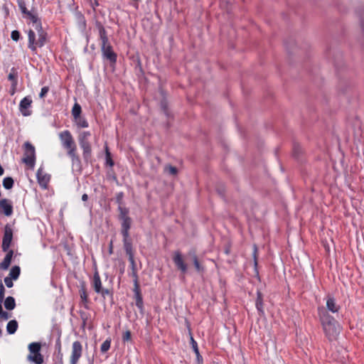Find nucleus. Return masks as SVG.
Segmentation results:
<instances>
[{
  "instance_id": "1",
  "label": "nucleus",
  "mask_w": 364,
  "mask_h": 364,
  "mask_svg": "<svg viewBox=\"0 0 364 364\" xmlns=\"http://www.w3.org/2000/svg\"><path fill=\"white\" fill-rule=\"evenodd\" d=\"M28 21V23L36 31L29 30L28 32V47L32 50L36 51L37 47H43L46 42L47 33L43 31L40 18H38L34 9L30 10L23 16Z\"/></svg>"
},
{
  "instance_id": "2",
  "label": "nucleus",
  "mask_w": 364,
  "mask_h": 364,
  "mask_svg": "<svg viewBox=\"0 0 364 364\" xmlns=\"http://www.w3.org/2000/svg\"><path fill=\"white\" fill-rule=\"evenodd\" d=\"M318 313L326 336L330 341L336 339L341 331L338 323L323 306L318 308Z\"/></svg>"
},
{
  "instance_id": "3",
  "label": "nucleus",
  "mask_w": 364,
  "mask_h": 364,
  "mask_svg": "<svg viewBox=\"0 0 364 364\" xmlns=\"http://www.w3.org/2000/svg\"><path fill=\"white\" fill-rule=\"evenodd\" d=\"M91 134L90 132H82L79 135V144L83 151V158L85 161H88L91 156V145L89 141V138Z\"/></svg>"
},
{
  "instance_id": "4",
  "label": "nucleus",
  "mask_w": 364,
  "mask_h": 364,
  "mask_svg": "<svg viewBox=\"0 0 364 364\" xmlns=\"http://www.w3.org/2000/svg\"><path fill=\"white\" fill-rule=\"evenodd\" d=\"M102 40V53L104 58L108 60L111 63L117 61V55L112 50V46L108 43V39L104 33L100 32Z\"/></svg>"
},
{
  "instance_id": "5",
  "label": "nucleus",
  "mask_w": 364,
  "mask_h": 364,
  "mask_svg": "<svg viewBox=\"0 0 364 364\" xmlns=\"http://www.w3.org/2000/svg\"><path fill=\"white\" fill-rule=\"evenodd\" d=\"M41 344L33 342L29 344L28 350L30 355H28V360L35 364H42L43 363V355L41 354Z\"/></svg>"
},
{
  "instance_id": "6",
  "label": "nucleus",
  "mask_w": 364,
  "mask_h": 364,
  "mask_svg": "<svg viewBox=\"0 0 364 364\" xmlns=\"http://www.w3.org/2000/svg\"><path fill=\"white\" fill-rule=\"evenodd\" d=\"M92 285L95 292L101 294L104 298L109 294V291L107 289L102 288L101 279L97 271L94 273Z\"/></svg>"
},
{
  "instance_id": "7",
  "label": "nucleus",
  "mask_w": 364,
  "mask_h": 364,
  "mask_svg": "<svg viewBox=\"0 0 364 364\" xmlns=\"http://www.w3.org/2000/svg\"><path fill=\"white\" fill-rule=\"evenodd\" d=\"M32 99L31 96L23 97L19 103V111L24 117H28L32 114L31 110Z\"/></svg>"
},
{
  "instance_id": "8",
  "label": "nucleus",
  "mask_w": 364,
  "mask_h": 364,
  "mask_svg": "<svg viewBox=\"0 0 364 364\" xmlns=\"http://www.w3.org/2000/svg\"><path fill=\"white\" fill-rule=\"evenodd\" d=\"M59 139L64 149L70 148L71 146L75 144L73 137L68 130H65L59 133Z\"/></svg>"
},
{
  "instance_id": "9",
  "label": "nucleus",
  "mask_w": 364,
  "mask_h": 364,
  "mask_svg": "<svg viewBox=\"0 0 364 364\" xmlns=\"http://www.w3.org/2000/svg\"><path fill=\"white\" fill-rule=\"evenodd\" d=\"M82 347L79 341H75L72 346V353L70 356V364H77L82 355Z\"/></svg>"
},
{
  "instance_id": "10",
  "label": "nucleus",
  "mask_w": 364,
  "mask_h": 364,
  "mask_svg": "<svg viewBox=\"0 0 364 364\" xmlns=\"http://www.w3.org/2000/svg\"><path fill=\"white\" fill-rule=\"evenodd\" d=\"M13 238V230L11 228L6 225L4 228V233L2 240V250L3 251L6 252L9 250L11 240Z\"/></svg>"
},
{
  "instance_id": "11",
  "label": "nucleus",
  "mask_w": 364,
  "mask_h": 364,
  "mask_svg": "<svg viewBox=\"0 0 364 364\" xmlns=\"http://www.w3.org/2000/svg\"><path fill=\"white\" fill-rule=\"evenodd\" d=\"M173 261L176 266V267L182 272L186 273L188 269L187 264L183 261L182 255L180 252L177 251L174 252L173 257Z\"/></svg>"
},
{
  "instance_id": "12",
  "label": "nucleus",
  "mask_w": 364,
  "mask_h": 364,
  "mask_svg": "<svg viewBox=\"0 0 364 364\" xmlns=\"http://www.w3.org/2000/svg\"><path fill=\"white\" fill-rule=\"evenodd\" d=\"M38 182L43 188L46 189L50 181V176L43 171L42 167H40L36 173Z\"/></svg>"
},
{
  "instance_id": "13",
  "label": "nucleus",
  "mask_w": 364,
  "mask_h": 364,
  "mask_svg": "<svg viewBox=\"0 0 364 364\" xmlns=\"http://www.w3.org/2000/svg\"><path fill=\"white\" fill-rule=\"evenodd\" d=\"M0 212H2L6 216H10L13 213V205L11 200L6 198L0 200Z\"/></svg>"
},
{
  "instance_id": "14",
  "label": "nucleus",
  "mask_w": 364,
  "mask_h": 364,
  "mask_svg": "<svg viewBox=\"0 0 364 364\" xmlns=\"http://www.w3.org/2000/svg\"><path fill=\"white\" fill-rule=\"evenodd\" d=\"M326 311L333 314H338L340 310V306L336 303V299L332 296H328L326 299Z\"/></svg>"
},
{
  "instance_id": "15",
  "label": "nucleus",
  "mask_w": 364,
  "mask_h": 364,
  "mask_svg": "<svg viewBox=\"0 0 364 364\" xmlns=\"http://www.w3.org/2000/svg\"><path fill=\"white\" fill-rule=\"evenodd\" d=\"M122 221V230L121 233L123 237H129V230L131 228L132 219L131 218H125Z\"/></svg>"
},
{
  "instance_id": "16",
  "label": "nucleus",
  "mask_w": 364,
  "mask_h": 364,
  "mask_svg": "<svg viewBox=\"0 0 364 364\" xmlns=\"http://www.w3.org/2000/svg\"><path fill=\"white\" fill-rule=\"evenodd\" d=\"M134 291L135 294V304L136 307L139 309L140 312L143 314L144 306L143 299L140 294L139 286H137V289L134 287Z\"/></svg>"
},
{
  "instance_id": "17",
  "label": "nucleus",
  "mask_w": 364,
  "mask_h": 364,
  "mask_svg": "<svg viewBox=\"0 0 364 364\" xmlns=\"http://www.w3.org/2000/svg\"><path fill=\"white\" fill-rule=\"evenodd\" d=\"M124 248L127 255L129 257V260H132L134 258V253L132 250V244L129 237H123Z\"/></svg>"
},
{
  "instance_id": "18",
  "label": "nucleus",
  "mask_w": 364,
  "mask_h": 364,
  "mask_svg": "<svg viewBox=\"0 0 364 364\" xmlns=\"http://www.w3.org/2000/svg\"><path fill=\"white\" fill-rule=\"evenodd\" d=\"M131 265L132 272L129 273V276H131L134 279V287L137 289V286L139 285L138 282V275H137V271H136V264L134 261V258L132 260H129Z\"/></svg>"
},
{
  "instance_id": "19",
  "label": "nucleus",
  "mask_w": 364,
  "mask_h": 364,
  "mask_svg": "<svg viewBox=\"0 0 364 364\" xmlns=\"http://www.w3.org/2000/svg\"><path fill=\"white\" fill-rule=\"evenodd\" d=\"M191 346H192V348H193L194 353H196L198 363L202 364L203 363V358L199 353L197 342L194 340V338H193L192 336H191Z\"/></svg>"
},
{
  "instance_id": "20",
  "label": "nucleus",
  "mask_w": 364,
  "mask_h": 364,
  "mask_svg": "<svg viewBox=\"0 0 364 364\" xmlns=\"http://www.w3.org/2000/svg\"><path fill=\"white\" fill-rule=\"evenodd\" d=\"M189 255L192 257L194 267L198 272L202 273L204 272L205 268L202 266L198 259V257L194 252H190Z\"/></svg>"
},
{
  "instance_id": "21",
  "label": "nucleus",
  "mask_w": 364,
  "mask_h": 364,
  "mask_svg": "<svg viewBox=\"0 0 364 364\" xmlns=\"http://www.w3.org/2000/svg\"><path fill=\"white\" fill-rule=\"evenodd\" d=\"M13 257V251L10 250L5 256L4 260L0 264V267L3 269H7L10 266L11 259Z\"/></svg>"
},
{
  "instance_id": "22",
  "label": "nucleus",
  "mask_w": 364,
  "mask_h": 364,
  "mask_svg": "<svg viewBox=\"0 0 364 364\" xmlns=\"http://www.w3.org/2000/svg\"><path fill=\"white\" fill-rule=\"evenodd\" d=\"M18 322L16 320L9 321L6 325V331L9 334H14L17 331Z\"/></svg>"
},
{
  "instance_id": "23",
  "label": "nucleus",
  "mask_w": 364,
  "mask_h": 364,
  "mask_svg": "<svg viewBox=\"0 0 364 364\" xmlns=\"http://www.w3.org/2000/svg\"><path fill=\"white\" fill-rule=\"evenodd\" d=\"M25 146V156L36 157L35 156V148L29 142L24 144Z\"/></svg>"
},
{
  "instance_id": "24",
  "label": "nucleus",
  "mask_w": 364,
  "mask_h": 364,
  "mask_svg": "<svg viewBox=\"0 0 364 364\" xmlns=\"http://www.w3.org/2000/svg\"><path fill=\"white\" fill-rule=\"evenodd\" d=\"M257 298L256 300V308L257 311L259 312V314H263L264 310H263V299H262V295L260 291L257 292Z\"/></svg>"
},
{
  "instance_id": "25",
  "label": "nucleus",
  "mask_w": 364,
  "mask_h": 364,
  "mask_svg": "<svg viewBox=\"0 0 364 364\" xmlns=\"http://www.w3.org/2000/svg\"><path fill=\"white\" fill-rule=\"evenodd\" d=\"M65 149L68 150V154L71 157L73 164H75V162H80L79 158L75 154V151H76L75 144L71 146L70 148H66Z\"/></svg>"
},
{
  "instance_id": "26",
  "label": "nucleus",
  "mask_w": 364,
  "mask_h": 364,
  "mask_svg": "<svg viewBox=\"0 0 364 364\" xmlns=\"http://www.w3.org/2000/svg\"><path fill=\"white\" fill-rule=\"evenodd\" d=\"M4 306L7 310H13L16 306L15 299L13 296H8L4 301Z\"/></svg>"
},
{
  "instance_id": "27",
  "label": "nucleus",
  "mask_w": 364,
  "mask_h": 364,
  "mask_svg": "<svg viewBox=\"0 0 364 364\" xmlns=\"http://www.w3.org/2000/svg\"><path fill=\"white\" fill-rule=\"evenodd\" d=\"M21 273V269L18 266H14L9 272V276L11 277L14 280H16Z\"/></svg>"
},
{
  "instance_id": "28",
  "label": "nucleus",
  "mask_w": 364,
  "mask_h": 364,
  "mask_svg": "<svg viewBox=\"0 0 364 364\" xmlns=\"http://www.w3.org/2000/svg\"><path fill=\"white\" fill-rule=\"evenodd\" d=\"M118 210L119 211V218L120 220H123L125 218H130L128 216L129 210L127 208H123L122 206H119Z\"/></svg>"
},
{
  "instance_id": "29",
  "label": "nucleus",
  "mask_w": 364,
  "mask_h": 364,
  "mask_svg": "<svg viewBox=\"0 0 364 364\" xmlns=\"http://www.w3.org/2000/svg\"><path fill=\"white\" fill-rule=\"evenodd\" d=\"M17 4H18V6L19 7L21 12L23 14V16L24 15H26L28 12L30 11L29 10H28V9L26 7V4L25 0H17Z\"/></svg>"
},
{
  "instance_id": "30",
  "label": "nucleus",
  "mask_w": 364,
  "mask_h": 364,
  "mask_svg": "<svg viewBox=\"0 0 364 364\" xmlns=\"http://www.w3.org/2000/svg\"><path fill=\"white\" fill-rule=\"evenodd\" d=\"M17 77H18V72L16 71V70L14 68H12L11 70V72L9 73V74L8 75V79L10 81H11V83H14V82H16V84H18Z\"/></svg>"
},
{
  "instance_id": "31",
  "label": "nucleus",
  "mask_w": 364,
  "mask_h": 364,
  "mask_svg": "<svg viewBox=\"0 0 364 364\" xmlns=\"http://www.w3.org/2000/svg\"><path fill=\"white\" fill-rule=\"evenodd\" d=\"M81 113V107L77 103H75L72 109V114L74 118H79Z\"/></svg>"
},
{
  "instance_id": "32",
  "label": "nucleus",
  "mask_w": 364,
  "mask_h": 364,
  "mask_svg": "<svg viewBox=\"0 0 364 364\" xmlns=\"http://www.w3.org/2000/svg\"><path fill=\"white\" fill-rule=\"evenodd\" d=\"M14 183V180L11 177H6L3 180V186L9 190L13 187Z\"/></svg>"
},
{
  "instance_id": "33",
  "label": "nucleus",
  "mask_w": 364,
  "mask_h": 364,
  "mask_svg": "<svg viewBox=\"0 0 364 364\" xmlns=\"http://www.w3.org/2000/svg\"><path fill=\"white\" fill-rule=\"evenodd\" d=\"M75 122L79 127L86 128L88 127V123L85 118L79 117V118H75Z\"/></svg>"
},
{
  "instance_id": "34",
  "label": "nucleus",
  "mask_w": 364,
  "mask_h": 364,
  "mask_svg": "<svg viewBox=\"0 0 364 364\" xmlns=\"http://www.w3.org/2000/svg\"><path fill=\"white\" fill-rule=\"evenodd\" d=\"M110 345H111V340L110 339L105 340L101 345V347H100L101 352L102 353L107 352L110 348Z\"/></svg>"
},
{
  "instance_id": "35",
  "label": "nucleus",
  "mask_w": 364,
  "mask_h": 364,
  "mask_svg": "<svg viewBox=\"0 0 364 364\" xmlns=\"http://www.w3.org/2000/svg\"><path fill=\"white\" fill-rule=\"evenodd\" d=\"M23 161L26 165L33 168L35 166L36 157L24 156Z\"/></svg>"
},
{
  "instance_id": "36",
  "label": "nucleus",
  "mask_w": 364,
  "mask_h": 364,
  "mask_svg": "<svg viewBox=\"0 0 364 364\" xmlns=\"http://www.w3.org/2000/svg\"><path fill=\"white\" fill-rule=\"evenodd\" d=\"M165 171L168 172L170 175L175 176L178 173V170L175 166H167L165 167Z\"/></svg>"
},
{
  "instance_id": "37",
  "label": "nucleus",
  "mask_w": 364,
  "mask_h": 364,
  "mask_svg": "<svg viewBox=\"0 0 364 364\" xmlns=\"http://www.w3.org/2000/svg\"><path fill=\"white\" fill-rule=\"evenodd\" d=\"M11 38L14 41H18L20 38V33L18 31H13L11 34Z\"/></svg>"
},
{
  "instance_id": "38",
  "label": "nucleus",
  "mask_w": 364,
  "mask_h": 364,
  "mask_svg": "<svg viewBox=\"0 0 364 364\" xmlns=\"http://www.w3.org/2000/svg\"><path fill=\"white\" fill-rule=\"evenodd\" d=\"M12 280L13 279L10 277H6L4 278V283L8 288H11L14 286Z\"/></svg>"
},
{
  "instance_id": "39",
  "label": "nucleus",
  "mask_w": 364,
  "mask_h": 364,
  "mask_svg": "<svg viewBox=\"0 0 364 364\" xmlns=\"http://www.w3.org/2000/svg\"><path fill=\"white\" fill-rule=\"evenodd\" d=\"M48 91H49L48 87H47V86L43 87L41 88V92L39 94L40 98H43L44 97H46V95L48 94Z\"/></svg>"
},
{
  "instance_id": "40",
  "label": "nucleus",
  "mask_w": 364,
  "mask_h": 364,
  "mask_svg": "<svg viewBox=\"0 0 364 364\" xmlns=\"http://www.w3.org/2000/svg\"><path fill=\"white\" fill-rule=\"evenodd\" d=\"M131 339V332L129 331H126L122 335V340L124 342H127L130 341Z\"/></svg>"
},
{
  "instance_id": "41",
  "label": "nucleus",
  "mask_w": 364,
  "mask_h": 364,
  "mask_svg": "<svg viewBox=\"0 0 364 364\" xmlns=\"http://www.w3.org/2000/svg\"><path fill=\"white\" fill-rule=\"evenodd\" d=\"M106 159H107V164H109L110 166H112L114 165L113 161L110 158V154L108 150L106 151Z\"/></svg>"
},
{
  "instance_id": "42",
  "label": "nucleus",
  "mask_w": 364,
  "mask_h": 364,
  "mask_svg": "<svg viewBox=\"0 0 364 364\" xmlns=\"http://www.w3.org/2000/svg\"><path fill=\"white\" fill-rule=\"evenodd\" d=\"M80 298L83 302H87V295L85 290L80 291Z\"/></svg>"
},
{
  "instance_id": "43",
  "label": "nucleus",
  "mask_w": 364,
  "mask_h": 364,
  "mask_svg": "<svg viewBox=\"0 0 364 364\" xmlns=\"http://www.w3.org/2000/svg\"><path fill=\"white\" fill-rule=\"evenodd\" d=\"M161 106L162 109L164 110V114H165L167 117H168V116H169V114H168V109H167V107H166V102H161Z\"/></svg>"
},
{
  "instance_id": "44",
  "label": "nucleus",
  "mask_w": 364,
  "mask_h": 364,
  "mask_svg": "<svg viewBox=\"0 0 364 364\" xmlns=\"http://www.w3.org/2000/svg\"><path fill=\"white\" fill-rule=\"evenodd\" d=\"M17 84L14 82V83H11V89H10V94L11 95H14L16 90Z\"/></svg>"
},
{
  "instance_id": "45",
  "label": "nucleus",
  "mask_w": 364,
  "mask_h": 364,
  "mask_svg": "<svg viewBox=\"0 0 364 364\" xmlns=\"http://www.w3.org/2000/svg\"><path fill=\"white\" fill-rule=\"evenodd\" d=\"M4 287L3 284H1V289H0V297L2 298L4 296Z\"/></svg>"
},
{
  "instance_id": "46",
  "label": "nucleus",
  "mask_w": 364,
  "mask_h": 364,
  "mask_svg": "<svg viewBox=\"0 0 364 364\" xmlns=\"http://www.w3.org/2000/svg\"><path fill=\"white\" fill-rule=\"evenodd\" d=\"M1 316L2 318H4L5 319H8L9 318L8 313L4 312L3 311H2V313L1 314Z\"/></svg>"
},
{
  "instance_id": "47",
  "label": "nucleus",
  "mask_w": 364,
  "mask_h": 364,
  "mask_svg": "<svg viewBox=\"0 0 364 364\" xmlns=\"http://www.w3.org/2000/svg\"><path fill=\"white\" fill-rule=\"evenodd\" d=\"M88 199V196L86 194V193H84L82 196V200L83 201H86Z\"/></svg>"
},
{
  "instance_id": "48",
  "label": "nucleus",
  "mask_w": 364,
  "mask_h": 364,
  "mask_svg": "<svg viewBox=\"0 0 364 364\" xmlns=\"http://www.w3.org/2000/svg\"><path fill=\"white\" fill-rule=\"evenodd\" d=\"M4 173V169L2 166L0 165V176L3 175Z\"/></svg>"
},
{
  "instance_id": "49",
  "label": "nucleus",
  "mask_w": 364,
  "mask_h": 364,
  "mask_svg": "<svg viewBox=\"0 0 364 364\" xmlns=\"http://www.w3.org/2000/svg\"><path fill=\"white\" fill-rule=\"evenodd\" d=\"M91 364H93V363H91Z\"/></svg>"
}]
</instances>
